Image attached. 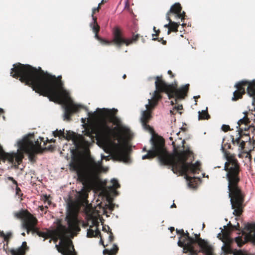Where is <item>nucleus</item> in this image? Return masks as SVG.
<instances>
[{
    "label": "nucleus",
    "instance_id": "1",
    "mask_svg": "<svg viewBox=\"0 0 255 255\" xmlns=\"http://www.w3.org/2000/svg\"><path fill=\"white\" fill-rule=\"evenodd\" d=\"M10 75L19 78L22 83L31 87L40 95L47 97L50 101L56 102L69 98V94L63 89L62 76L56 77L44 71L41 67L36 68L29 65L20 63L13 64Z\"/></svg>",
    "mask_w": 255,
    "mask_h": 255
},
{
    "label": "nucleus",
    "instance_id": "2",
    "mask_svg": "<svg viewBox=\"0 0 255 255\" xmlns=\"http://www.w3.org/2000/svg\"><path fill=\"white\" fill-rule=\"evenodd\" d=\"M150 141L151 149L147 150L145 147L143 148V151L147 153L142 156V159H151L157 156L161 164L171 166L173 172L180 175H186L188 172L195 174L200 170L199 161L194 164L186 162L191 156L193 157V153L189 147L181 151H175L174 155H172L166 150L164 139L161 136L153 134Z\"/></svg>",
    "mask_w": 255,
    "mask_h": 255
},
{
    "label": "nucleus",
    "instance_id": "3",
    "mask_svg": "<svg viewBox=\"0 0 255 255\" xmlns=\"http://www.w3.org/2000/svg\"><path fill=\"white\" fill-rule=\"evenodd\" d=\"M117 112L115 109L98 110L96 134L102 141L110 140L113 138L121 139L122 133L126 135L129 133V129L123 126L121 120L116 116Z\"/></svg>",
    "mask_w": 255,
    "mask_h": 255
},
{
    "label": "nucleus",
    "instance_id": "4",
    "mask_svg": "<svg viewBox=\"0 0 255 255\" xmlns=\"http://www.w3.org/2000/svg\"><path fill=\"white\" fill-rule=\"evenodd\" d=\"M225 164L224 170L226 172V179L228 182L229 196L231 198L233 214L240 216L244 207L245 195L239 186L241 180V168L238 160L234 156H228Z\"/></svg>",
    "mask_w": 255,
    "mask_h": 255
},
{
    "label": "nucleus",
    "instance_id": "5",
    "mask_svg": "<svg viewBox=\"0 0 255 255\" xmlns=\"http://www.w3.org/2000/svg\"><path fill=\"white\" fill-rule=\"evenodd\" d=\"M155 78L156 90L153 92L152 99H148V104L145 105L146 110L142 112L141 118V123H148L151 119L152 111L162 98L160 93H166L169 99L175 98V101L177 103L178 100L185 98L189 90V84H188L177 89L176 85L166 83L163 80L162 76H156Z\"/></svg>",
    "mask_w": 255,
    "mask_h": 255
},
{
    "label": "nucleus",
    "instance_id": "6",
    "mask_svg": "<svg viewBox=\"0 0 255 255\" xmlns=\"http://www.w3.org/2000/svg\"><path fill=\"white\" fill-rule=\"evenodd\" d=\"M79 207L75 204L70 206L69 212L66 217L68 228L63 225L60 220L57 222V227L55 230L57 238L54 239V242H56L58 238L60 239L59 245H56L55 248L62 255H77L72 241L65 238L68 234L75 233L81 230L77 215Z\"/></svg>",
    "mask_w": 255,
    "mask_h": 255
},
{
    "label": "nucleus",
    "instance_id": "7",
    "mask_svg": "<svg viewBox=\"0 0 255 255\" xmlns=\"http://www.w3.org/2000/svg\"><path fill=\"white\" fill-rule=\"evenodd\" d=\"M70 166L71 169L76 172L78 180L84 185L90 184L97 179L102 168L101 163L91 157L86 160L84 165L80 158H73Z\"/></svg>",
    "mask_w": 255,
    "mask_h": 255
},
{
    "label": "nucleus",
    "instance_id": "8",
    "mask_svg": "<svg viewBox=\"0 0 255 255\" xmlns=\"http://www.w3.org/2000/svg\"><path fill=\"white\" fill-rule=\"evenodd\" d=\"M112 36L111 40L104 39L101 43L107 45H114L120 49L124 45L128 46L136 42L139 39V35L138 34L133 35L131 38H126L124 35L122 30L119 27L116 26L113 28Z\"/></svg>",
    "mask_w": 255,
    "mask_h": 255
},
{
    "label": "nucleus",
    "instance_id": "9",
    "mask_svg": "<svg viewBox=\"0 0 255 255\" xmlns=\"http://www.w3.org/2000/svg\"><path fill=\"white\" fill-rule=\"evenodd\" d=\"M112 36L111 40L104 39L101 43L107 45H114L120 49L124 45L128 46L136 42L139 39V35L138 34L133 35L131 38H126L124 35L122 30L119 27L116 26L113 28Z\"/></svg>",
    "mask_w": 255,
    "mask_h": 255
},
{
    "label": "nucleus",
    "instance_id": "10",
    "mask_svg": "<svg viewBox=\"0 0 255 255\" xmlns=\"http://www.w3.org/2000/svg\"><path fill=\"white\" fill-rule=\"evenodd\" d=\"M14 216L16 218L22 220V227L26 230L27 234H29L31 231V228L37 225V219L27 210H21L16 212L14 213Z\"/></svg>",
    "mask_w": 255,
    "mask_h": 255
},
{
    "label": "nucleus",
    "instance_id": "11",
    "mask_svg": "<svg viewBox=\"0 0 255 255\" xmlns=\"http://www.w3.org/2000/svg\"><path fill=\"white\" fill-rule=\"evenodd\" d=\"M221 241L224 243L222 250L225 255L233 254V255H248V254L242 250L232 249L231 245L234 243V239L230 237V231L228 230L223 232Z\"/></svg>",
    "mask_w": 255,
    "mask_h": 255
},
{
    "label": "nucleus",
    "instance_id": "12",
    "mask_svg": "<svg viewBox=\"0 0 255 255\" xmlns=\"http://www.w3.org/2000/svg\"><path fill=\"white\" fill-rule=\"evenodd\" d=\"M246 127L241 128L240 130L238 131L237 138H235L234 136H231L233 144L234 145H237L239 147V150L245 152H248V151L245 149L246 142L248 141L251 142L249 132H246Z\"/></svg>",
    "mask_w": 255,
    "mask_h": 255
},
{
    "label": "nucleus",
    "instance_id": "13",
    "mask_svg": "<svg viewBox=\"0 0 255 255\" xmlns=\"http://www.w3.org/2000/svg\"><path fill=\"white\" fill-rule=\"evenodd\" d=\"M18 145L21 151L28 154V158L31 161H35V155L39 151L35 147L32 140L27 139L19 141L18 142Z\"/></svg>",
    "mask_w": 255,
    "mask_h": 255
},
{
    "label": "nucleus",
    "instance_id": "14",
    "mask_svg": "<svg viewBox=\"0 0 255 255\" xmlns=\"http://www.w3.org/2000/svg\"><path fill=\"white\" fill-rule=\"evenodd\" d=\"M23 152L17 153H5L0 146V157L4 160H7L10 163L18 165L22 162L24 157Z\"/></svg>",
    "mask_w": 255,
    "mask_h": 255
},
{
    "label": "nucleus",
    "instance_id": "15",
    "mask_svg": "<svg viewBox=\"0 0 255 255\" xmlns=\"http://www.w3.org/2000/svg\"><path fill=\"white\" fill-rule=\"evenodd\" d=\"M129 149L121 146L119 144H116V148L113 151V156L118 160L128 162L130 161V156L128 151Z\"/></svg>",
    "mask_w": 255,
    "mask_h": 255
},
{
    "label": "nucleus",
    "instance_id": "16",
    "mask_svg": "<svg viewBox=\"0 0 255 255\" xmlns=\"http://www.w3.org/2000/svg\"><path fill=\"white\" fill-rule=\"evenodd\" d=\"M253 82L252 81L242 80L237 83L235 87L237 90L233 93V97H232V100L236 101L243 98V95L246 93V87L249 86L251 83Z\"/></svg>",
    "mask_w": 255,
    "mask_h": 255
},
{
    "label": "nucleus",
    "instance_id": "17",
    "mask_svg": "<svg viewBox=\"0 0 255 255\" xmlns=\"http://www.w3.org/2000/svg\"><path fill=\"white\" fill-rule=\"evenodd\" d=\"M180 238H184L183 240H185V241L187 242L186 248L187 247L190 250L192 249V245L193 246V245L196 243L198 244L199 246L202 249L208 243L207 241H205L204 239H201V238L194 239V238L190 236L189 233L187 231H186V233L184 232V233L182 235Z\"/></svg>",
    "mask_w": 255,
    "mask_h": 255
},
{
    "label": "nucleus",
    "instance_id": "18",
    "mask_svg": "<svg viewBox=\"0 0 255 255\" xmlns=\"http://www.w3.org/2000/svg\"><path fill=\"white\" fill-rule=\"evenodd\" d=\"M101 7L100 6H98L97 7H95L92 9V17L93 18V21L90 23V26L93 30V31L95 33V37L98 41H100V43L104 40V38H101L98 35V33L100 31V27L97 23V17L94 16V14L96 12H99Z\"/></svg>",
    "mask_w": 255,
    "mask_h": 255
},
{
    "label": "nucleus",
    "instance_id": "19",
    "mask_svg": "<svg viewBox=\"0 0 255 255\" xmlns=\"http://www.w3.org/2000/svg\"><path fill=\"white\" fill-rule=\"evenodd\" d=\"M81 106L73 103L67 104L64 107V120H71V116L79 111Z\"/></svg>",
    "mask_w": 255,
    "mask_h": 255
},
{
    "label": "nucleus",
    "instance_id": "20",
    "mask_svg": "<svg viewBox=\"0 0 255 255\" xmlns=\"http://www.w3.org/2000/svg\"><path fill=\"white\" fill-rule=\"evenodd\" d=\"M182 8V6L179 3H175L171 6L170 10L166 14H168L169 17L171 14H175L176 18L183 20L184 19L185 12L184 11L181 12Z\"/></svg>",
    "mask_w": 255,
    "mask_h": 255
},
{
    "label": "nucleus",
    "instance_id": "21",
    "mask_svg": "<svg viewBox=\"0 0 255 255\" xmlns=\"http://www.w3.org/2000/svg\"><path fill=\"white\" fill-rule=\"evenodd\" d=\"M244 117L239 120L238 122V126L237 128H238V131L240 130V128L242 127H247L248 126V124L250 123V119L248 117V112H244Z\"/></svg>",
    "mask_w": 255,
    "mask_h": 255
},
{
    "label": "nucleus",
    "instance_id": "22",
    "mask_svg": "<svg viewBox=\"0 0 255 255\" xmlns=\"http://www.w3.org/2000/svg\"><path fill=\"white\" fill-rule=\"evenodd\" d=\"M247 92L250 97L253 98V105L255 106V80H253V82L247 87Z\"/></svg>",
    "mask_w": 255,
    "mask_h": 255
},
{
    "label": "nucleus",
    "instance_id": "23",
    "mask_svg": "<svg viewBox=\"0 0 255 255\" xmlns=\"http://www.w3.org/2000/svg\"><path fill=\"white\" fill-rule=\"evenodd\" d=\"M54 234L56 235V232H55V230H47V231L45 232L39 231V232H37V235L38 236L45 238L44 241H45L46 239L51 237Z\"/></svg>",
    "mask_w": 255,
    "mask_h": 255
},
{
    "label": "nucleus",
    "instance_id": "24",
    "mask_svg": "<svg viewBox=\"0 0 255 255\" xmlns=\"http://www.w3.org/2000/svg\"><path fill=\"white\" fill-rule=\"evenodd\" d=\"M29 249V248L27 246L26 242H23L22 243L21 246L17 249L12 250H14L15 252L20 254L21 255H25V252Z\"/></svg>",
    "mask_w": 255,
    "mask_h": 255
},
{
    "label": "nucleus",
    "instance_id": "25",
    "mask_svg": "<svg viewBox=\"0 0 255 255\" xmlns=\"http://www.w3.org/2000/svg\"><path fill=\"white\" fill-rule=\"evenodd\" d=\"M119 251V248L116 244L113 245V248L111 250L107 249L103 251V254L104 255H116Z\"/></svg>",
    "mask_w": 255,
    "mask_h": 255
},
{
    "label": "nucleus",
    "instance_id": "26",
    "mask_svg": "<svg viewBox=\"0 0 255 255\" xmlns=\"http://www.w3.org/2000/svg\"><path fill=\"white\" fill-rule=\"evenodd\" d=\"M78 194L79 200L82 202L86 200L88 197V192L84 187H83L81 191L78 192Z\"/></svg>",
    "mask_w": 255,
    "mask_h": 255
},
{
    "label": "nucleus",
    "instance_id": "27",
    "mask_svg": "<svg viewBox=\"0 0 255 255\" xmlns=\"http://www.w3.org/2000/svg\"><path fill=\"white\" fill-rule=\"evenodd\" d=\"M178 245L181 248H183V250L185 251V253L189 252L191 250H192L194 248V246L192 245V249H189L186 246L187 245V242L183 239L181 241V239L179 238V240L178 242Z\"/></svg>",
    "mask_w": 255,
    "mask_h": 255
},
{
    "label": "nucleus",
    "instance_id": "28",
    "mask_svg": "<svg viewBox=\"0 0 255 255\" xmlns=\"http://www.w3.org/2000/svg\"><path fill=\"white\" fill-rule=\"evenodd\" d=\"M202 252L205 255H213V248L208 243L202 249Z\"/></svg>",
    "mask_w": 255,
    "mask_h": 255
},
{
    "label": "nucleus",
    "instance_id": "29",
    "mask_svg": "<svg viewBox=\"0 0 255 255\" xmlns=\"http://www.w3.org/2000/svg\"><path fill=\"white\" fill-rule=\"evenodd\" d=\"M179 24L178 23L172 21L171 23L170 27L169 28V29L168 30L167 34L169 35L171 33V32H177L178 31V28L179 26Z\"/></svg>",
    "mask_w": 255,
    "mask_h": 255
},
{
    "label": "nucleus",
    "instance_id": "30",
    "mask_svg": "<svg viewBox=\"0 0 255 255\" xmlns=\"http://www.w3.org/2000/svg\"><path fill=\"white\" fill-rule=\"evenodd\" d=\"M198 119L199 120L209 119L210 118V115H209L207 111H202L201 112H198Z\"/></svg>",
    "mask_w": 255,
    "mask_h": 255
},
{
    "label": "nucleus",
    "instance_id": "31",
    "mask_svg": "<svg viewBox=\"0 0 255 255\" xmlns=\"http://www.w3.org/2000/svg\"><path fill=\"white\" fill-rule=\"evenodd\" d=\"M67 140H75L76 138V135L75 132L73 131H69L66 134H65V136L63 137Z\"/></svg>",
    "mask_w": 255,
    "mask_h": 255
},
{
    "label": "nucleus",
    "instance_id": "32",
    "mask_svg": "<svg viewBox=\"0 0 255 255\" xmlns=\"http://www.w3.org/2000/svg\"><path fill=\"white\" fill-rule=\"evenodd\" d=\"M53 135L54 137H64L65 136V133L64 132V129L63 130H56L53 132Z\"/></svg>",
    "mask_w": 255,
    "mask_h": 255
},
{
    "label": "nucleus",
    "instance_id": "33",
    "mask_svg": "<svg viewBox=\"0 0 255 255\" xmlns=\"http://www.w3.org/2000/svg\"><path fill=\"white\" fill-rule=\"evenodd\" d=\"M235 241L237 244V245L239 247H242L245 244V242L243 240L242 237L239 236L238 237L235 238Z\"/></svg>",
    "mask_w": 255,
    "mask_h": 255
},
{
    "label": "nucleus",
    "instance_id": "34",
    "mask_svg": "<svg viewBox=\"0 0 255 255\" xmlns=\"http://www.w3.org/2000/svg\"><path fill=\"white\" fill-rule=\"evenodd\" d=\"M1 236L4 238L5 241L8 242L12 237V233L8 232L5 234L4 233L2 232L1 233Z\"/></svg>",
    "mask_w": 255,
    "mask_h": 255
},
{
    "label": "nucleus",
    "instance_id": "35",
    "mask_svg": "<svg viewBox=\"0 0 255 255\" xmlns=\"http://www.w3.org/2000/svg\"><path fill=\"white\" fill-rule=\"evenodd\" d=\"M96 127H97V126L95 127L94 129H92L91 131L90 130H88L87 131H86V135L88 136H89V137H91L92 136V134H93V133H95L96 134V136H97V137L101 140H102L98 136V135H97L96 134Z\"/></svg>",
    "mask_w": 255,
    "mask_h": 255
},
{
    "label": "nucleus",
    "instance_id": "36",
    "mask_svg": "<svg viewBox=\"0 0 255 255\" xmlns=\"http://www.w3.org/2000/svg\"><path fill=\"white\" fill-rule=\"evenodd\" d=\"M111 182L113 184V187L116 189H118L119 188H120V184L119 183L118 181L117 180H116V179H112L111 180Z\"/></svg>",
    "mask_w": 255,
    "mask_h": 255
},
{
    "label": "nucleus",
    "instance_id": "37",
    "mask_svg": "<svg viewBox=\"0 0 255 255\" xmlns=\"http://www.w3.org/2000/svg\"><path fill=\"white\" fill-rule=\"evenodd\" d=\"M16 190V195L18 196V198H20L21 200H22V196H23V193L20 188L18 187V185L16 186L15 188Z\"/></svg>",
    "mask_w": 255,
    "mask_h": 255
},
{
    "label": "nucleus",
    "instance_id": "38",
    "mask_svg": "<svg viewBox=\"0 0 255 255\" xmlns=\"http://www.w3.org/2000/svg\"><path fill=\"white\" fill-rule=\"evenodd\" d=\"M201 252L202 253V249L198 251L195 250L194 248L192 250L189 252V254L188 255H198V254Z\"/></svg>",
    "mask_w": 255,
    "mask_h": 255
},
{
    "label": "nucleus",
    "instance_id": "39",
    "mask_svg": "<svg viewBox=\"0 0 255 255\" xmlns=\"http://www.w3.org/2000/svg\"><path fill=\"white\" fill-rule=\"evenodd\" d=\"M87 236L88 238H92L95 237V231L91 229L87 230Z\"/></svg>",
    "mask_w": 255,
    "mask_h": 255
},
{
    "label": "nucleus",
    "instance_id": "40",
    "mask_svg": "<svg viewBox=\"0 0 255 255\" xmlns=\"http://www.w3.org/2000/svg\"><path fill=\"white\" fill-rule=\"evenodd\" d=\"M166 19L169 21V23L165 24L164 27L166 28H168V30L169 29V28L170 27L171 23L172 22V20L170 18V17L168 16V14H166Z\"/></svg>",
    "mask_w": 255,
    "mask_h": 255
},
{
    "label": "nucleus",
    "instance_id": "41",
    "mask_svg": "<svg viewBox=\"0 0 255 255\" xmlns=\"http://www.w3.org/2000/svg\"><path fill=\"white\" fill-rule=\"evenodd\" d=\"M228 230L229 231V230ZM233 230H238L239 231H240L241 230V229L240 228V224L239 223H237L236 225H233L232 229L231 230H230V234Z\"/></svg>",
    "mask_w": 255,
    "mask_h": 255
},
{
    "label": "nucleus",
    "instance_id": "42",
    "mask_svg": "<svg viewBox=\"0 0 255 255\" xmlns=\"http://www.w3.org/2000/svg\"><path fill=\"white\" fill-rule=\"evenodd\" d=\"M152 40L155 41L158 40V42H161L162 44L165 45L166 44V41L163 39V38H153Z\"/></svg>",
    "mask_w": 255,
    "mask_h": 255
},
{
    "label": "nucleus",
    "instance_id": "43",
    "mask_svg": "<svg viewBox=\"0 0 255 255\" xmlns=\"http://www.w3.org/2000/svg\"><path fill=\"white\" fill-rule=\"evenodd\" d=\"M108 233L109 234V242L111 243L114 241V235H113V233L112 232L111 230H110L108 232Z\"/></svg>",
    "mask_w": 255,
    "mask_h": 255
},
{
    "label": "nucleus",
    "instance_id": "44",
    "mask_svg": "<svg viewBox=\"0 0 255 255\" xmlns=\"http://www.w3.org/2000/svg\"><path fill=\"white\" fill-rule=\"evenodd\" d=\"M249 130V132H252L253 133L255 132V127L254 126H248L247 127V130L246 132H247Z\"/></svg>",
    "mask_w": 255,
    "mask_h": 255
},
{
    "label": "nucleus",
    "instance_id": "45",
    "mask_svg": "<svg viewBox=\"0 0 255 255\" xmlns=\"http://www.w3.org/2000/svg\"><path fill=\"white\" fill-rule=\"evenodd\" d=\"M143 127L146 130H153V129L147 124L148 123H141Z\"/></svg>",
    "mask_w": 255,
    "mask_h": 255
},
{
    "label": "nucleus",
    "instance_id": "46",
    "mask_svg": "<svg viewBox=\"0 0 255 255\" xmlns=\"http://www.w3.org/2000/svg\"><path fill=\"white\" fill-rule=\"evenodd\" d=\"M222 129L225 131V132H227L229 130H230V127L229 125H223L222 126Z\"/></svg>",
    "mask_w": 255,
    "mask_h": 255
},
{
    "label": "nucleus",
    "instance_id": "47",
    "mask_svg": "<svg viewBox=\"0 0 255 255\" xmlns=\"http://www.w3.org/2000/svg\"><path fill=\"white\" fill-rule=\"evenodd\" d=\"M223 144L222 145V148L223 149H230L231 148V144L229 143L228 144V143H224V140H223Z\"/></svg>",
    "mask_w": 255,
    "mask_h": 255
},
{
    "label": "nucleus",
    "instance_id": "48",
    "mask_svg": "<svg viewBox=\"0 0 255 255\" xmlns=\"http://www.w3.org/2000/svg\"><path fill=\"white\" fill-rule=\"evenodd\" d=\"M35 147L37 149L38 151L41 148L40 143L39 142L38 140L35 142V144H34Z\"/></svg>",
    "mask_w": 255,
    "mask_h": 255
},
{
    "label": "nucleus",
    "instance_id": "49",
    "mask_svg": "<svg viewBox=\"0 0 255 255\" xmlns=\"http://www.w3.org/2000/svg\"><path fill=\"white\" fill-rule=\"evenodd\" d=\"M110 230H111V229H110V228L109 227V226L104 225L103 226V231L107 232L108 233V232Z\"/></svg>",
    "mask_w": 255,
    "mask_h": 255
},
{
    "label": "nucleus",
    "instance_id": "50",
    "mask_svg": "<svg viewBox=\"0 0 255 255\" xmlns=\"http://www.w3.org/2000/svg\"><path fill=\"white\" fill-rule=\"evenodd\" d=\"M232 227H233V225H232L231 222H230L228 224V228H227L226 226H224V230H231L232 228Z\"/></svg>",
    "mask_w": 255,
    "mask_h": 255
},
{
    "label": "nucleus",
    "instance_id": "51",
    "mask_svg": "<svg viewBox=\"0 0 255 255\" xmlns=\"http://www.w3.org/2000/svg\"><path fill=\"white\" fill-rule=\"evenodd\" d=\"M7 179L8 180L11 181L14 184H15L16 186L18 185L17 181L14 180L13 177H8Z\"/></svg>",
    "mask_w": 255,
    "mask_h": 255
},
{
    "label": "nucleus",
    "instance_id": "52",
    "mask_svg": "<svg viewBox=\"0 0 255 255\" xmlns=\"http://www.w3.org/2000/svg\"><path fill=\"white\" fill-rule=\"evenodd\" d=\"M31 231L33 233H36L37 235V232H39L38 229L36 228L35 226H34L33 228H31Z\"/></svg>",
    "mask_w": 255,
    "mask_h": 255
},
{
    "label": "nucleus",
    "instance_id": "53",
    "mask_svg": "<svg viewBox=\"0 0 255 255\" xmlns=\"http://www.w3.org/2000/svg\"><path fill=\"white\" fill-rule=\"evenodd\" d=\"M54 149V147L53 145H49L47 147H45L43 150H52Z\"/></svg>",
    "mask_w": 255,
    "mask_h": 255
},
{
    "label": "nucleus",
    "instance_id": "54",
    "mask_svg": "<svg viewBox=\"0 0 255 255\" xmlns=\"http://www.w3.org/2000/svg\"><path fill=\"white\" fill-rule=\"evenodd\" d=\"M10 254H11V255H21L19 253H16L15 252L14 250H10Z\"/></svg>",
    "mask_w": 255,
    "mask_h": 255
},
{
    "label": "nucleus",
    "instance_id": "55",
    "mask_svg": "<svg viewBox=\"0 0 255 255\" xmlns=\"http://www.w3.org/2000/svg\"><path fill=\"white\" fill-rule=\"evenodd\" d=\"M99 236L100 237H101V232L98 229H97L96 231H95V237H98Z\"/></svg>",
    "mask_w": 255,
    "mask_h": 255
},
{
    "label": "nucleus",
    "instance_id": "56",
    "mask_svg": "<svg viewBox=\"0 0 255 255\" xmlns=\"http://www.w3.org/2000/svg\"><path fill=\"white\" fill-rule=\"evenodd\" d=\"M155 34H152V36L153 38H154V36H156V37L158 36V35H159V33L160 32V30L159 29H157L155 31Z\"/></svg>",
    "mask_w": 255,
    "mask_h": 255
},
{
    "label": "nucleus",
    "instance_id": "57",
    "mask_svg": "<svg viewBox=\"0 0 255 255\" xmlns=\"http://www.w3.org/2000/svg\"><path fill=\"white\" fill-rule=\"evenodd\" d=\"M176 231L177 234H179V235H181V236L184 233V230L183 229H181V230L176 229Z\"/></svg>",
    "mask_w": 255,
    "mask_h": 255
},
{
    "label": "nucleus",
    "instance_id": "58",
    "mask_svg": "<svg viewBox=\"0 0 255 255\" xmlns=\"http://www.w3.org/2000/svg\"><path fill=\"white\" fill-rule=\"evenodd\" d=\"M226 230H224L223 229H222V231H221V232L222 233H219L218 234V236H217V237L221 240V239L222 238V235H223V232H225Z\"/></svg>",
    "mask_w": 255,
    "mask_h": 255
},
{
    "label": "nucleus",
    "instance_id": "59",
    "mask_svg": "<svg viewBox=\"0 0 255 255\" xmlns=\"http://www.w3.org/2000/svg\"><path fill=\"white\" fill-rule=\"evenodd\" d=\"M175 109L177 110V111L181 110L183 109V106L182 105H178L177 107H175Z\"/></svg>",
    "mask_w": 255,
    "mask_h": 255
},
{
    "label": "nucleus",
    "instance_id": "60",
    "mask_svg": "<svg viewBox=\"0 0 255 255\" xmlns=\"http://www.w3.org/2000/svg\"><path fill=\"white\" fill-rule=\"evenodd\" d=\"M168 74L170 75V77L171 78H173L174 77V75L172 73L171 70L168 71Z\"/></svg>",
    "mask_w": 255,
    "mask_h": 255
},
{
    "label": "nucleus",
    "instance_id": "61",
    "mask_svg": "<svg viewBox=\"0 0 255 255\" xmlns=\"http://www.w3.org/2000/svg\"><path fill=\"white\" fill-rule=\"evenodd\" d=\"M106 2V0H102L101 2L99 3L98 5L101 7L102 4H104Z\"/></svg>",
    "mask_w": 255,
    "mask_h": 255
},
{
    "label": "nucleus",
    "instance_id": "62",
    "mask_svg": "<svg viewBox=\"0 0 255 255\" xmlns=\"http://www.w3.org/2000/svg\"><path fill=\"white\" fill-rule=\"evenodd\" d=\"M100 238H101V239H100V244H101L102 245H103L104 246V247H105V246L104 245V242L103 240L102 239L101 237Z\"/></svg>",
    "mask_w": 255,
    "mask_h": 255
},
{
    "label": "nucleus",
    "instance_id": "63",
    "mask_svg": "<svg viewBox=\"0 0 255 255\" xmlns=\"http://www.w3.org/2000/svg\"><path fill=\"white\" fill-rule=\"evenodd\" d=\"M47 142H49V143H51V142H55V139H50L49 140L48 139H47Z\"/></svg>",
    "mask_w": 255,
    "mask_h": 255
},
{
    "label": "nucleus",
    "instance_id": "64",
    "mask_svg": "<svg viewBox=\"0 0 255 255\" xmlns=\"http://www.w3.org/2000/svg\"><path fill=\"white\" fill-rule=\"evenodd\" d=\"M186 179L187 180L189 181H191V180L193 179L192 177H190V176H188L187 175H186Z\"/></svg>",
    "mask_w": 255,
    "mask_h": 255
}]
</instances>
